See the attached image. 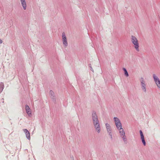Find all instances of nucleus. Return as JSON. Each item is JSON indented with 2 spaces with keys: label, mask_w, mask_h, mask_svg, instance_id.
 <instances>
[{
  "label": "nucleus",
  "mask_w": 160,
  "mask_h": 160,
  "mask_svg": "<svg viewBox=\"0 0 160 160\" xmlns=\"http://www.w3.org/2000/svg\"><path fill=\"white\" fill-rule=\"evenodd\" d=\"M141 84L142 88V90L146 92V84H145V82L143 78H142L141 79Z\"/></svg>",
  "instance_id": "nucleus-6"
},
{
  "label": "nucleus",
  "mask_w": 160,
  "mask_h": 160,
  "mask_svg": "<svg viewBox=\"0 0 160 160\" xmlns=\"http://www.w3.org/2000/svg\"><path fill=\"white\" fill-rule=\"evenodd\" d=\"M123 71H124V74L127 77H128V72L126 70V69L124 68H123Z\"/></svg>",
  "instance_id": "nucleus-12"
},
{
  "label": "nucleus",
  "mask_w": 160,
  "mask_h": 160,
  "mask_svg": "<svg viewBox=\"0 0 160 160\" xmlns=\"http://www.w3.org/2000/svg\"><path fill=\"white\" fill-rule=\"evenodd\" d=\"M154 81L157 86V87L160 89V80L158 77L155 74L153 75Z\"/></svg>",
  "instance_id": "nucleus-4"
},
{
  "label": "nucleus",
  "mask_w": 160,
  "mask_h": 160,
  "mask_svg": "<svg viewBox=\"0 0 160 160\" xmlns=\"http://www.w3.org/2000/svg\"><path fill=\"white\" fill-rule=\"evenodd\" d=\"M2 43V40L0 39V43Z\"/></svg>",
  "instance_id": "nucleus-14"
},
{
  "label": "nucleus",
  "mask_w": 160,
  "mask_h": 160,
  "mask_svg": "<svg viewBox=\"0 0 160 160\" xmlns=\"http://www.w3.org/2000/svg\"><path fill=\"white\" fill-rule=\"evenodd\" d=\"M139 132H140V133L141 138L142 140V142L143 143L144 146H145L146 145V142H145V139H144V135H143L142 132L141 130H140L139 131Z\"/></svg>",
  "instance_id": "nucleus-8"
},
{
  "label": "nucleus",
  "mask_w": 160,
  "mask_h": 160,
  "mask_svg": "<svg viewBox=\"0 0 160 160\" xmlns=\"http://www.w3.org/2000/svg\"><path fill=\"white\" fill-rule=\"evenodd\" d=\"M114 119L117 128L119 130V132L121 137L123 138L124 142H126L127 138L125 135V132L123 129L122 128V124L120 120L118 118L116 117L114 118Z\"/></svg>",
  "instance_id": "nucleus-1"
},
{
  "label": "nucleus",
  "mask_w": 160,
  "mask_h": 160,
  "mask_svg": "<svg viewBox=\"0 0 160 160\" xmlns=\"http://www.w3.org/2000/svg\"><path fill=\"white\" fill-rule=\"evenodd\" d=\"M21 5L23 7L24 10H25L27 8V4L25 0H20Z\"/></svg>",
  "instance_id": "nucleus-10"
},
{
  "label": "nucleus",
  "mask_w": 160,
  "mask_h": 160,
  "mask_svg": "<svg viewBox=\"0 0 160 160\" xmlns=\"http://www.w3.org/2000/svg\"><path fill=\"white\" fill-rule=\"evenodd\" d=\"M50 94L52 96H53L54 94V92L52 90L50 91Z\"/></svg>",
  "instance_id": "nucleus-13"
},
{
  "label": "nucleus",
  "mask_w": 160,
  "mask_h": 160,
  "mask_svg": "<svg viewBox=\"0 0 160 160\" xmlns=\"http://www.w3.org/2000/svg\"><path fill=\"white\" fill-rule=\"evenodd\" d=\"M23 130L25 133L26 136L27 138L28 139L30 140V134L29 131L27 129H23Z\"/></svg>",
  "instance_id": "nucleus-11"
},
{
  "label": "nucleus",
  "mask_w": 160,
  "mask_h": 160,
  "mask_svg": "<svg viewBox=\"0 0 160 160\" xmlns=\"http://www.w3.org/2000/svg\"><path fill=\"white\" fill-rule=\"evenodd\" d=\"M92 118L96 131L99 133L100 131V128L98 117L95 112H93L92 113Z\"/></svg>",
  "instance_id": "nucleus-2"
},
{
  "label": "nucleus",
  "mask_w": 160,
  "mask_h": 160,
  "mask_svg": "<svg viewBox=\"0 0 160 160\" xmlns=\"http://www.w3.org/2000/svg\"><path fill=\"white\" fill-rule=\"evenodd\" d=\"M131 41L135 49L137 52H139V44L137 38L135 36L132 35L131 37Z\"/></svg>",
  "instance_id": "nucleus-3"
},
{
  "label": "nucleus",
  "mask_w": 160,
  "mask_h": 160,
  "mask_svg": "<svg viewBox=\"0 0 160 160\" xmlns=\"http://www.w3.org/2000/svg\"><path fill=\"white\" fill-rule=\"evenodd\" d=\"M27 113L29 116H31V111L28 106L26 105L25 107Z\"/></svg>",
  "instance_id": "nucleus-9"
},
{
  "label": "nucleus",
  "mask_w": 160,
  "mask_h": 160,
  "mask_svg": "<svg viewBox=\"0 0 160 160\" xmlns=\"http://www.w3.org/2000/svg\"><path fill=\"white\" fill-rule=\"evenodd\" d=\"M62 41L65 47H67L68 46V43L67 38L64 32L62 33Z\"/></svg>",
  "instance_id": "nucleus-5"
},
{
  "label": "nucleus",
  "mask_w": 160,
  "mask_h": 160,
  "mask_svg": "<svg viewBox=\"0 0 160 160\" xmlns=\"http://www.w3.org/2000/svg\"><path fill=\"white\" fill-rule=\"evenodd\" d=\"M106 126L107 129V130L108 133H109V134L111 138H112V133H111V129L110 127V125L108 123L106 124Z\"/></svg>",
  "instance_id": "nucleus-7"
}]
</instances>
